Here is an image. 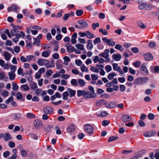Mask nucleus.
<instances>
[{
    "label": "nucleus",
    "instance_id": "obj_49",
    "mask_svg": "<svg viewBox=\"0 0 159 159\" xmlns=\"http://www.w3.org/2000/svg\"><path fill=\"white\" fill-rule=\"evenodd\" d=\"M88 89L91 91L90 93L94 95H96V94L95 93L94 88L93 87L91 86H89L88 87Z\"/></svg>",
    "mask_w": 159,
    "mask_h": 159
},
{
    "label": "nucleus",
    "instance_id": "obj_11",
    "mask_svg": "<svg viewBox=\"0 0 159 159\" xmlns=\"http://www.w3.org/2000/svg\"><path fill=\"white\" fill-rule=\"evenodd\" d=\"M121 119L123 122H125L130 120L132 118L128 115H124L121 117Z\"/></svg>",
    "mask_w": 159,
    "mask_h": 159
},
{
    "label": "nucleus",
    "instance_id": "obj_33",
    "mask_svg": "<svg viewBox=\"0 0 159 159\" xmlns=\"http://www.w3.org/2000/svg\"><path fill=\"white\" fill-rule=\"evenodd\" d=\"M30 88L32 90L36 89L38 88V86L37 84L34 82H33L30 84Z\"/></svg>",
    "mask_w": 159,
    "mask_h": 159
},
{
    "label": "nucleus",
    "instance_id": "obj_19",
    "mask_svg": "<svg viewBox=\"0 0 159 159\" xmlns=\"http://www.w3.org/2000/svg\"><path fill=\"white\" fill-rule=\"evenodd\" d=\"M75 126L73 124L70 125L67 128V130L69 133L74 132L75 129Z\"/></svg>",
    "mask_w": 159,
    "mask_h": 159
},
{
    "label": "nucleus",
    "instance_id": "obj_23",
    "mask_svg": "<svg viewBox=\"0 0 159 159\" xmlns=\"http://www.w3.org/2000/svg\"><path fill=\"white\" fill-rule=\"evenodd\" d=\"M88 44L87 46V48L88 50H90L92 49L93 47V45L92 43V40H88L87 41Z\"/></svg>",
    "mask_w": 159,
    "mask_h": 159
},
{
    "label": "nucleus",
    "instance_id": "obj_51",
    "mask_svg": "<svg viewBox=\"0 0 159 159\" xmlns=\"http://www.w3.org/2000/svg\"><path fill=\"white\" fill-rule=\"evenodd\" d=\"M14 99V98L12 96H11L7 100H6L5 101V102L8 104H9L10 102H11Z\"/></svg>",
    "mask_w": 159,
    "mask_h": 159
},
{
    "label": "nucleus",
    "instance_id": "obj_27",
    "mask_svg": "<svg viewBox=\"0 0 159 159\" xmlns=\"http://www.w3.org/2000/svg\"><path fill=\"white\" fill-rule=\"evenodd\" d=\"M90 70L93 72L98 73L99 72V68H97L94 66H92L90 68Z\"/></svg>",
    "mask_w": 159,
    "mask_h": 159
},
{
    "label": "nucleus",
    "instance_id": "obj_53",
    "mask_svg": "<svg viewBox=\"0 0 159 159\" xmlns=\"http://www.w3.org/2000/svg\"><path fill=\"white\" fill-rule=\"evenodd\" d=\"M70 77V75L67 74H63L61 75V77L63 79L65 80L68 79Z\"/></svg>",
    "mask_w": 159,
    "mask_h": 159
},
{
    "label": "nucleus",
    "instance_id": "obj_36",
    "mask_svg": "<svg viewBox=\"0 0 159 159\" xmlns=\"http://www.w3.org/2000/svg\"><path fill=\"white\" fill-rule=\"evenodd\" d=\"M4 54L5 58V59L7 61H9L11 57V56L10 55V54L7 52H5Z\"/></svg>",
    "mask_w": 159,
    "mask_h": 159
},
{
    "label": "nucleus",
    "instance_id": "obj_62",
    "mask_svg": "<svg viewBox=\"0 0 159 159\" xmlns=\"http://www.w3.org/2000/svg\"><path fill=\"white\" fill-rule=\"evenodd\" d=\"M78 35L80 36V37H83L85 36H86V31L82 32H80L78 33Z\"/></svg>",
    "mask_w": 159,
    "mask_h": 159
},
{
    "label": "nucleus",
    "instance_id": "obj_17",
    "mask_svg": "<svg viewBox=\"0 0 159 159\" xmlns=\"http://www.w3.org/2000/svg\"><path fill=\"white\" fill-rule=\"evenodd\" d=\"M106 101L104 99H100L97 101L96 102V105L100 107L104 104L105 105Z\"/></svg>",
    "mask_w": 159,
    "mask_h": 159
},
{
    "label": "nucleus",
    "instance_id": "obj_32",
    "mask_svg": "<svg viewBox=\"0 0 159 159\" xmlns=\"http://www.w3.org/2000/svg\"><path fill=\"white\" fill-rule=\"evenodd\" d=\"M27 117L29 119H34L35 117V116L32 113H28L26 115Z\"/></svg>",
    "mask_w": 159,
    "mask_h": 159
},
{
    "label": "nucleus",
    "instance_id": "obj_15",
    "mask_svg": "<svg viewBox=\"0 0 159 159\" xmlns=\"http://www.w3.org/2000/svg\"><path fill=\"white\" fill-rule=\"evenodd\" d=\"M144 59L146 61H149L153 59V57L152 55L149 53L145 54L144 56Z\"/></svg>",
    "mask_w": 159,
    "mask_h": 159
},
{
    "label": "nucleus",
    "instance_id": "obj_3",
    "mask_svg": "<svg viewBox=\"0 0 159 159\" xmlns=\"http://www.w3.org/2000/svg\"><path fill=\"white\" fill-rule=\"evenodd\" d=\"M84 129L89 134H92L94 131V128L89 124H87L84 125Z\"/></svg>",
    "mask_w": 159,
    "mask_h": 159
},
{
    "label": "nucleus",
    "instance_id": "obj_26",
    "mask_svg": "<svg viewBox=\"0 0 159 159\" xmlns=\"http://www.w3.org/2000/svg\"><path fill=\"white\" fill-rule=\"evenodd\" d=\"M77 82L79 84L81 87H84L85 85V82L83 79H78Z\"/></svg>",
    "mask_w": 159,
    "mask_h": 159
},
{
    "label": "nucleus",
    "instance_id": "obj_25",
    "mask_svg": "<svg viewBox=\"0 0 159 159\" xmlns=\"http://www.w3.org/2000/svg\"><path fill=\"white\" fill-rule=\"evenodd\" d=\"M51 52V51H44L42 52L41 55L44 57H47L49 56Z\"/></svg>",
    "mask_w": 159,
    "mask_h": 159
},
{
    "label": "nucleus",
    "instance_id": "obj_10",
    "mask_svg": "<svg viewBox=\"0 0 159 159\" xmlns=\"http://www.w3.org/2000/svg\"><path fill=\"white\" fill-rule=\"evenodd\" d=\"M96 96V95H93L90 92H86L85 91H84V95H83V97L86 99L95 98Z\"/></svg>",
    "mask_w": 159,
    "mask_h": 159
},
{
    "label": "nucleus",
    "instance_id": "obj_61",
    "mask_svg": "<svg viewBox=\"0 0 159 159\" xmlns=\"http://www.w3.org/2000/svg\"><path fill=\"white\" fill-rule=\"evenodd\" d=\"M148 117L150 120H152L154 119L155 115L153 114L150 113L148 114Z\"/></svg>",
    "mask_w": 159,
    "mask_h": 159
},
{
    "label": "nucleus",
    "instance_id": "obj_5",
    "mask_svg": "<svg viewBox=\"0 0 159 159\" xmlns=\"http://www.w3.org/2000/svg\"><path fill=\"white\" fill-rule=\"evenodd\" d=\"M145 65L146 64L145 63L141 65L140 69L141 73L144 75H147L148 73V71Z\"/></svg>",
    "mask_w": 159,
    "mask_h": 159
},
{
    "label": "nucleus",
    "instance_id": "obj_63",
    "mask_svg": "<svg viewBox=\"0 0 159 159\" xmlns=\"http://www.w3.org/2000/svg\"><path fill=\"white\" fill-rule=\"evenodd\" d=\"M83 13V12L82 10H77L76 12V14L77 16H80Z\"/></svg>",
    "mask_w": 159,
    "mask_h": 159
},
{
    "label": "nucleus",
    "instance_id": "obj_1",
    "mask_svg": "<svg viewBox=\"0 0 159 159\" xmlns=\"http://www.w3.org/2000/svg\"><path fill=\"white\" fill-rule=\"evenodd\" d=\"M149 80V78L146 77H139L136 78L133 82L134 84L136 85H142L145 83Z\"/></svg>",
    "mask_w": 159,
    "mask_h": 159
},
{
    "label": "nucleus",
    "instance_id": "obj_9",
    "mask_svg": "<svg viewBox=\"0 0 159 159\" xmlns=\"http://www.w3.org/2000/svg\"><path fill=\"white\" fill-rule=\"evenodd\" d=\"M112 66L114 70L117 71L120 74H124V72L121 69L120 67L118 66L117 64L113 63L112 64Z\"/></svg>",
    "mask_w": 159,
    "mask_h": 159
},
{
    "label": "nucleus",
    "instance_id": "obj_34",
    "mask_svg": "<svg viewBox=\"0 0 159 159\" xmlns=\"http://www.w3.org/2000/svg\"><path fill=\"white\" fill-rule=\"evenodd\" d=\"M116 75V73L113 72H112L109 74L107 76L108 79L111 80L113 79V77Z\"/></svg>",
    "mask_w": 159,
    "mask_h": 159
},
{
    "label": "nucleus",
    "instance_id": "obj_45",
    "mask_svg": "<svg viewBox=\"0 0 159 159\" xmlns=\"http://www.w3.org/2000/svg\"><path fill=\"white\" fill-rule=\"evenodd\" d=\"M53 73L52 70H47L46 73V75L47 77H50Z\"/></svg>",
    "mask_w": 159,
    "mask_h": 159
},
{
    "label": "nucleus",
    "instance_id": "obj_29",
    "mask_svg": "<svg viewBox=\"0 0 159 159\" xmlns=\"http://www.w3.org/2000/svg\"><path fill=\"white\" fill-rule=\"evenodd\" d=\"M19 31L16 30H12L10 31V37H11V36H15L16 35V34L18 33Z\"/></svg>",
    "mask_w": 159,
    "mask_h": 159
},
{
    "label": "nucleus",
    "instance_id": "obj_46",
    "mask_svg": "<svg viewBox=\"0 0 159 159\" xmlns=\"http://www.w3.org/2000/svg\"><path fill=\"white\" fill-rule=\"evenodd\" d=\"M115 48L116 49L119 50L121 52L123 50L122 46L119 44H116L115 46Z\"/></svg>",
    "mask_w": 159,
    "mask_h": 159
},
{
    "label": "nucleus",
    "instance_id": "obj_16",
    "mask_svg": "<svg viewBox=\"0 0 159 159\" xmlns=\"http://www.w3.org/2000/svg\"><path fill=\"white\" fill-rule=\"evenodd\" d=\"M78 23L81 26V27L83 28H86L88 27L87 23L84 21L80 20H78Z\"/></svg>",
    "mask_w": 159,
    "mask_h": 159
},
{
    "label": "nucleus",
    "instance_id": "obj_54",
    "mask_svg": "<svg viewBox=\"0 0 159 159\" xmlns=\"http://www.w3.org/2000/svg\"><path fill=\"white\" fill-rule=\"evenodd\" d=\"M20 153L22 156L23 157L26 156L27 154V152L25 151V149H22L20 151Z\"/></svg>",
    "mask_w": 159,
    "mask_h": 159
},
{
    "label": "nucleus",
    "instance_id": "obj_20",
    "mask_svg": "<svg viewBox=\"0 0 159 159\" xmlns=\"http://www.w3.org/2000/svg\"><path fill=\"white\" fill-rule=\"evenodd\" d=\"M112 57L113 59L116 61H119L121 58V56L120 54H114Z\"/></svg>",
    "mask_w": 159,
    "mask_h": 159
},
{
    "label": "nucleus",
    "instance_id": "obj_47",
    "mask_svg": "<svg viewBox=\"0 0 159 159\" xmlns=\"http://www.w3.org/2000/svg\"><path fill=\"white\" fill-rule=\"evenodd\" d=\"M143 7L144 9L145 10H149L151 8L150 5L146 4H143Z\"/></svg>",
    "mask_w": 159,
    "mask_h": 159
},
{
    "label": "nucleus",
    "instance_id": "obj_24",
    "mask_svg": "<svg viewBox=\"0 0 159 159\" xmlns=\"http://www.w3.org/2000/svg\"><path fill=\"white\" fill-rule=\"evenodd\" d=\"M86 37L89 39H92L95 38V36L94 34L91 33L89 31H86Z\"/></svg>",
    "mask_w": 159,
    "mask_h": 159
},
{
    "label": "nucleus",
    "instance_id": "obj_21",
    "mask_svg": "<svg viewBox=\"0 0 159 159\" xmlns=\"http://www.w3.org/2000/svg\"><path fill=\"white\" fill-rule=\"evenodd\" d=\"M9 80H13L15 79L16 75L13 71H10L8 73Z\"/></svg>",
    "mask_w": 159,
    "mask_h": 159
},
{
    "label": "nucleus",
    "instance_id": "obj_52",
    "mask_svg": "<svg viewBox=\"0 0 159 159\" xmlns=\"http://www.w3.org/2000/svg\"><path fill=\"white\" fill-rule=\"evenodd\" d=\"M99 31L102 33V34L104 35H106L108 34L107 32L105 29H99Z\"/></svg>",
    "mask_w": 159,
    "mask_h": 159
},
{
    "label": "nucleus",
    "instance_id": "obj_60",
    "mask_svg": "<svg viewBox=\"0 0 159 159\" xmlns=\"http://www.w3.org/2000/svg\"><path fill=\"white\" fill-rule=\"evenodd\" d=\"M52 58L54 59H57L59 58V56L58 53H55L52 55Z\"/></svg>",
    "mask_w": 159,
    "mask_h": 159
},
{
    "label": "nucleus",
    "instance_id": "obj_48",
    "mask_svg": "<svg viewBox=\"0 0 159 159\" xmlns=\"http://www.w3.org/2000/svg\"><path fill=\"white\" fill-rule=\"evenodd\" d=\"M105 69L107 73H108L112 70V67L110 65H107L105 67Z\"/></svg>",
    "mask_w": 159,
    "mask_h": 159
},
{
    "label": "nucleus",
    "instance_id": "obj_35",
    "mask_svg": "<svg viewBox=\"0 0 159 159\" xmlns=\"http://www.w3.org/2000/svg\"><path fill=\"white\" fill-rule=\"evenodd\" d=\"M53 126H50L48 125H46L45 127V130L47 133H49L52 128H53Z\"/></svg>",
    "mask_w": 159,
    "mask_h": 159
},
{
    "label": "nucleus",
    "instance_id": "obj_43",
    "mask_svg": "<svg viewBox=\"0 0 159 159\" xmlns=\"http://www.w3.org/2000/svg\"><path fill=\"white\" fill-rule=\"evenodd\" d=\"M91 77L93 81L96 80L98 79V76L97 74H93L91 75Z\"/></svg>",
    "mask_w": 159,
    "mask_h": 159
},
{
    "label": "nucleus",
    "instance_id": "obj_42",
    "mask_svg": "<svg viewBox=\"0 0 159 159\" xmlns=\"http://www.w3.org/2000/svg\"><path fill=\"white\" fill-rule=\"evenodd\" d=\"M108 115V113H107L106 111H102L100 114H98V116L99 117H103L106 116Z\"/></svg>",
    "mask_w": 159,
    "mask_h": 159
},
{
    "label": "nucleus",
    "instance_id": "obj_41",
    "mask_svg": "<svg viewBox=\"0 0 159 159\" xmlns=\"http://www.w3.org/2000/svg\"><path fill=\"white\" fill-rule=\"evenodd\" d=\"M81 70L82 72H87L88 71V69L86 66L84 65H82L80 67Z\"/></svg>",
    "mask_w": 159,
    "mask_h": 159
},
{
    "label": "nucleus",
    "instance_id": "obj_59",
    "mask_svg": "<svg viewBox=\"0 0 159 159\" xmlns=\"http://www.w3.org/2000/svg\"><path fill=\"white\" fill-rule=\"evenodd\" d=\"M92 58L94 63H97L99 61V58L97 56H95L94 57H93Z\"/></svg>",
    "mask_w": 159,
    "mask_h": 159
},
{
    "label": "nucleus",
    "instance_id": "obj_50",
    "mask_svg": "<svg viewBox=\"0 0 159 159\" xmlns=\"http://www.w3.org/2000/svg\"><path fill=\"white\" fill-rule=\"evenodd\" d=\"M12 89L15 91H17L18 89V86L17 84H15L13 83H12Z\"/></svg>",
    "mask_w": 159,
    "mask_h": 159
},
{
    "label": "nucleus",
    "instance_id": "obj_14",
    "mask_svg": "<svg viewBox=\"0 0 159 159\" xmlns=\"http://www.w3.org/2000/svg\"><path fill=\"white\" fill-rule=\"evenodd\" d=\"M34 125L37 128H39L43 126L42 123L40 120H35L34 122Z\"/></svg>",
    "mask_w": 159,
    "mask_h": 159
},
{
    "label": "nucleus",
    "instance_id": "obj_44",
    "mask_svg": "<svg viewBox=\"0 0 159 159\" xmlns=\"http://www.w3.org/2000/svg\"><path fill=\"white\" fill-rule=\"evenodd\" d=\"M11 7L12 11L15 12H17V10H19L20 8L19 7H18L16 5H13Z\"/></svg>",
    "mask_w": 159,
    "mask_h": 159
},
{
    "label": "nucleus",
    "instance_id": "obj_40",
    "mask_svg": "<svg viewBox=\"0 0 159 159\" xmlns=\"http://www.w3.org/2000/svg\"><path fill=\"white\" fill-rule=\"evenodd\" d=\"M118 138V137L117 136H111L109 137L108 139V142H110L114 141Z\"/></svg>",
    "mask_w": 159,
    "mask_h": 159
},
{
    "label": "nucleus",
    "instance_id": "obj_4",
    "mask_svg": "<svg viewBox=\"0 0 159 159\" xmlns=\"http://www.w3.org/2000/svg\"><path fill=\"white\" fill-rule=\"evenodd\" d=\"M49 61L43 58H39L38 59L37 63L40 66H46L49 63Z\"/></svg>",
    "mask_w": 159,
    "mask_h": 159
},
{
    "label": "nucleus",
    "instance_id": "obj_38",
    "mask_svg": "<svg viewBox=\"0 0 159 159\" xmlns=\"http://www.w3.org/2000/svg\"><path fill=\"white\" fill-rule=\"evenodd\" d=\"M68 90L69 91L70 93V97L72 96H74L75 95L76 92L75 90L71 89L70 88L68 89Z\"/></svg>",
    "mask_w": 159,
    "mask_h": 159
},
{
    "label": "nucleus",
    "instance_id": "obj_2",
    "mask_svg": "<svg viewBox=\"0 0 159 159\" xmlns=\"http://www.w3.org/2000/svg\"><path fill=\"white\" fill-rule=\"evenodd\" d=\"M109 52L110 51L108 49H106L104 50V52L99 54L98 55L100 57H102L106 58L105 61L108 62L110 61V59L108 57V53H109Z\"/></svg>",
    "mask_w": 159,
    "mask_h": 159
},
{
    "label": "nucleus",
    "instance_id": "obj_12",
    "mask_svg": "<svg viewBox=\"0 0 159 159\" xmlns=\"http://www.w3.org/2000/svg\"><path fill=\"white\" fill-rule=\"evenodd\" d=\"M156 134V132L154 131H150L144 133L143 135L145 137H149L154 136Z\"/></svg>",
    "mask_w": 159,
    "mask_h": 159
},
{
    "label": "nucleus",
    "instance_id": "obj_55",
    "mask_svg": "<svg viewBox=\"0 0 159 159\" xmlns=\"http://www.w3.org/2000/svg\"><path fill=\"white\" fill-rule=\"evenodd\" d=\"M134 66L135 67H139L141 65V63L139 61H136L133 64Z\"/></svg>",
    "mask_w": 159,
    "mask_h": 159
},
{
    "label": "nucleus",
    "instance_id": "obj_39",
    "mask_svg": "<svg viewBox=\"0 0 159 159\" xmlns=\"http://www.w3.org/2000/svg\"><path fill=\"white\" fill-rule=\"evenodd\" d=\"M70 84L73 85L77 86L78 85V82L76 79H72L70 81Z\"/></svg>",
    "mask_w": 159,
    "mask_h": 159
},
{
    "label": "nucleus",
    "instance_id": "obj_22",
    "mask_svg": "<svg viewBox=\"0 0 159 159\" xmlns=\"http://www.w3.org/2000/svg\"><path fill=\"white\" fill-rule=\"evenodd\" d=\"M29 87L26 84L22 85L20 87V89L22 91H27L29 90Z\"/></svg>",
    "mask_w": 159,
    "mask_h": 159
},
{
    "label": "nucleus",
    "instance_id": "obj_64",
    "mask_svg": "<svg viewBox=\"0 0 159 159\" xmlns=\"http://www.w3.org/2000/svg\"><path fill=\"white\" fill-rule=\"evenodd\" d=\"M16 98L18 99H21L23 97V95L20 93H18L16 95Z\"/></svg>",
    "mask_w": 159,
    "mask_h": 159
},
{
    "label": "nucleus",
    "instance_id": "obj_7",
    "mask_svg": "<svg viewBox=\"0 0 159 159\" xmlns=\"http://www.w3.org/2000/svg\"><path fill=\"white\" fill-rule=\"evenodd\" d=\"M3 137L5 141H7L12 139V137L11 135L8 133L5 134H0V138H1Z\"/></svg>",
    "mask_w": 159,
    "mask_h": 159
},
{
    "label": "nucleus",
    "instance_id": "obj_37",
    "mask_svg": "<svg viewBox=\"0 0 159 159\" xmlns=\"http://www.w3.org/2000/svg\"><path fill=\"white\" fill-rule=\"evenodd\" d=\"M84 90H78L77 91V95L78 97L83 96L84 94Z\"/></svg>",
    "mask_w": 159,
    "mask_h": 159
},
{
    "label": "nucleus",
    "instance_id": "obj_6",
    "mask_svg": "<svg viewBox=\"0 0 159 159\" xmlns=\"http://www.w3.org/2000/svg\"><path fill=\"white\" fill-rule=\"evenodd\" d=\"M116 105V102L115 101L106 102V101L105 107L108 108H115Z\"/></svg>",
    "mask_w": 159,
    "mask_h": 159
},
{
    "label": "nucleus",
    "instance_id": "obj_30",
    "mask_svg": "<svg viewBox=\"0 0 159 159\" xmlns=\"http://www.w3.org/2000/svg\"><path fill=\"white\" fill-rule=\"evenodd\" d=\"M69 94V93L67 91L64 92L62 93V98L65 100H67L68 99V96Z\"/></svg>",
    "mask_w": 159,
    "mask_h": 159
},
{
    "label": "nucleus",
    "instance_id": "obj_57",
    "mask_svg": "<svg viewBox=\"0 0 159 159\" xmlns=\"http://www.w3.org/2000/svg\"><path fill=\"white\" fill-rule=\"evenodd\" d=\"M100 42L101 39L99 38H96L93 41V43L95 45H96L97 44L100 43Z\"/></svg>",
    "mask_w": 159,
    "mask_h": 159
},
{
    "label": "nucleus",
    "instance_id": "obj_13",
    "mask_svg": "<svg viewBox=\"0 0 159 159\" xmlns=\"http://www.w3.org/2000/svg\"><path fill=\"white\" fill-rule=\"evenodd\" d=\"M43 111L46 114L51 113L53 111V109L50 107H46L43 108Z\"/></svg>",
    "mask_w": 159,
    "mask_h": 159
},
{
    "label": "nucleus",
    "instance_id": "obj_28",
    "mask_svg": "<svg viewBox=\"0 0 159 159\" xmlns=\"http://www.w3.org/2000/svg\"><path fill=\"white\" fill-rule=\"evenodd\" d=\"M76 48L80 51H83L84 49V45L80 43H78L75 45Z\"/></svg>",
    "mask_w": 159,
    "mask_h": 159
},
{
    "label": "nucleus",
    "instance_id": "obj_8",
    "mask_svg": "<svg viewBox=\"0 0 159 159\" xmlns=\"http://www.w3.org/2000/svg\"><path fill=\"white\" fill-rule=\"evenodd\" d=\"M102 40L106 43L108 45L111 46H114L115 44L116 43L115 42L112 41L111 39H107L105 37H104L102 38Z\"/></svg>",
    "mask_w": 159,
    "mask_h": 159
},
{
    "label": "nucleus",
    "instance_id": "obj_18",
    "mask_svg": "<svg viewBox=\"0 0 159 159\" xmlns=\"http://www.w3.org/2000/svg\"><path fill=\"white\" fill-rule=\"evenodd\" d=\"M12 117L14 120H19L21 119V115L19 113H14L12 116Z\"/></svg>",
    "mask_w": 159,
    "mask_h": 159
},
{
    "label": "nucleus",
    "instance_id": "obj_58",
    "mask_svg": "<svg viewBox=\"0 0 159 159\" xmlns=\"http://www.w3.org/2000/svg\"><path fill=\"white\" fill-rule=\"evenodd\" d=\"M34 56L32 55H28L26 57V60L28 62H30L34 57Z\"/></svg>",
    "mask_w": 159,
    "mask_h": 159
},
{
    "label": "nucleus",
    "instance_id": "obj_56",
    "mask_svg": "<svg viewBox=\"0 0 159 159\" xmlns=\"http://www.w3.org/2000/svg\"><path fill=\"white\" fill-rule=\"evenodd\" d=\"M10 67L11 69V71H13L15 73V72L16 70V66L13 65H10Z\"/></svg>",
    "mask_w": 159,
    "mask_h": 159
},
{
    "label": "nucleus",
    "instance_id": "obj_31",
    "mask_svg": "<svg viewBox=\"0 0 159 159\" xmlns=\"http://www.w3.org/2000/svg\"><path fill=\"white\" fill-rule=\"evenodd\" d=\"M68 52L70 53L75 50V48L74 47H72L70 45L67 46L66 47Z\"/></svg>",
    "mask_w": 159,
    "mask_h": 159
}]
</instances>
